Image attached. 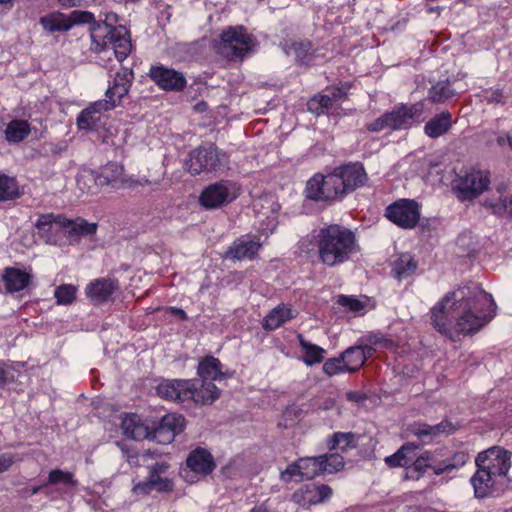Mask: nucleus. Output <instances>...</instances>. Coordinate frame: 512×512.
<instances>
[{"mask_svg": "<svg viewBox=\"0 0 512 512\" xmlns=\"http://www.w3.org/2000/svg\"><path fill=\"white\" fill-rule=\"evenodd\" d=\"M496 309L492 295L472 284L447 293L432 307L430 319L445 336L451 337L454 332L473 335L495 317Z\"/></svg>", "mask_w": 512, "mask_h": 512, "instance_id": "obj_1", "label": "nucleus"}, {"mask_svg": "<svg viewBox=\"0 0 512 512\" xmlns=\"http://www.w3.org/2000/svg\"><path fill=\"white\" fill-rule=\"evenodd\" d=\"M105 21H96L89 11L74 10L69 15L59 11L40 17L39 23L48 33L67 32L76 24H90L91 50L100 53L111 47L118 61L127 58L132 49L129 31L122 25L112 26Z\"/></svg>", "mask_w": 512, "mask_h": 512, "instance_id": "obj_2", "label": "nucleus"}, {"mask_svg": "<svg viewBox=\"0 0 512 512\" xmlns=\"http://www.w3.org/2000/svg\"><path fill=\"white\" fill-rule=\"evenodd\" d=\"M312 238L318 260L326 267L340 266L360 252L356 233L344 225L325 224L313 232Z\"/></svg>", "mask_w": 512, "mask_h": 512, "instance_id": "obj_3", "label": "nucleus"}, {"mask_svg": "<svg viewBox=\"0 0 512 512\" xmlns=\"http://www.w3.org/2000/svg\"><path fill=\"white\" fill-rule=\"evenodd\" d=\"M476 465L478 469L471 483L475 496L484 498L492 494L507 475L511 467L510 454L501 447H491L478 454Z\"/></svg>", "mask_w": 512, "mask_h": 512, "instance_id": "obj_4", "label": "nucleus"}, {"mask_svg": "<svg viewBox=\"0 0 512 512\" xmlns=\"http://www.w3.org/2000/svg\"><path fill=\"white\" fill-rule=\"evenodd\" d=\"M255 45L254 37L243 26H230L220 34L216 45L219 55L229 61H242Z\"/></svg>", "mask_w": 512, "mask_h": 512, "instance_id": "obj_5", "label": "nucleus"}, {"mask_svg": "<svg viewBox=\"0 0 512 512\" xmlns=\"http://www.w3.org/2000/svg\"><path fill=\"white\" fill-rule=\"evenodd\" d=\"M228 157L215 144L200 146L189 153V159L186 161L187 170L192 175H198L202 172H212L220 169Z\"/></svg>", "mask_w": 512, "mask_h": 512, "instance_id": "obj_6", "label": "nucleus"}, {"mask_svg": "<svg viewBox=\"0 0 512 512\" xmlns=\"http://www.w3.org/2000/svg\"><path fill=\"white\" fill-rule=\"evenodd\" d=\"M335 169L324 176L315 174L308 180L306 185L307 198L314 201H337L343 199L346 195L341 187Z\"/></svg>", "mask_w": 512, "mask_h": 512, "instance_id": "obj_7", "label": "nucleus"}, {"mask_svg": "<svg viewBox=\"0 0 512 512\" xmlns=\"http://www.w3.org/2000/svg\"><path fill=\"white\" fill-rule=\"evenodd\" d=\"M490 182L488 171L471 169L455 179L453 191L460 201H471L487 190Z\"/></svg>", "mask_w": 512, "mask_h": 512, "instance_id": "obj_8", "label": "nucleus"}, {"mask_svg": "<svg viewBox=\"0 0 512 512\" xmlns=\"http://www.w3.org/2000/svg\"><path fill=\"white\" fill-rule=\"evenodd\" d=\"M385 217L403 229H413L420 220V206L413 199H398L385 209Z\"/></svg>", "mask_w": 512, "mask_h": 512, "instance_id": "obj_9", "label": "nucleus"}, {"mask_svg": "<svg viewBox=\"0 0 512 512\" xmlns=\"http://www.w3.org/2000/svg\"><path fill=\"white\" fill-rule=\"evenodd\" d=\"M468 460V454L465 452H457L450 458L438 460L430 451L423 452L419 457L413 459V469L419 473H424L431 468L436 475L450 472L453 469L462 467Z\"/></svg>", "mask_w": 512, "mask_h": 512, "instance_id": "obj_10", "label": "nucleus"}, {"mask_svg": "<svg viewBox=\"0 0 512 512\" xmlns=\"http://www.w3.org/2000/svg\"><path fill=\"white\" fill-rule=\"evenodd\" d=\"M239 189L229 180H220L207 186L199 196V203L206 209L220 208L237 198Z\"/></svg>", "mask_w": 512, "mask_h": 512, "instance_id": "obj_11", "label": "nucleus"}, {"mask_svg": "<svg viewBox=\"0 0 512 512\" xmlns=\"http://www.w3.org/2000/svg\"><path fill=\"white\" fill-rule=\"evenodd\" d=\"M323 473V466L320 456L303 457L294 461L281 472L280 479L283 482H290L293 479L299 481L311 480Z\"/></svg>", "mask_w": 512, "mask_h": 512, "instance_id": "obj_12", "label": "nucleus"}, {"mask_svg": "<svg viewBox=\"0 0 512 512\" xmlns=\"http://www.w3.org/2000/svg\"><path fill=\"white\" fill-rule=\"evenodd\" d=\"M148 76L164 91L181 92L187 86L186 77L182 72L162 64L152 65Z\"/></svg>", "mask_w": 512, "mask_h": 512, "instance_id": "obj_13", "label": "nucleus"}, {"mask_svg": "<svg viewBox=\"0 0 512 512\" xmlns=\"http://www.w3.org/2000/svg\"><path fill=\"white\" fill-rule=\"evenodd\" d=\"M425 110L424 101H419L411 105L400 104L388 111L392 124V131L409 129L413 123L423 121Z\"/></svg>", "mask_w": 512, "mask_h": 512, "instance_id": "obj_14", "label": "nucleus"}, {"mask_svg": "<svg viewBox=\"0 0 512 512\" xmlns=\"http://www.w3.org/2000/svg\"><path fill=\"white\" fill-rule=\"evenodd\" d=\"M86 179L94 181L96 186L111 187L113 189H119L127 183L124 167L115 162L107 163L95 175L90 174L89 176L78 178V185H81L82 180L85 182Z\"/></svg>", "mask_w": 512, "mask_h": 512, "instance_id": "obj_15", "label": "nucleus"}, {"mask_svg": "<svg viewBox=\"0 0 512 512\" xmlns=\"http://www.w3.org/2000/svg\"><path fill=\"white\" fill-rule=\"evenodd\" d=\"M113 109V102L98 100L82 110L77 117V126L83 130H98L108 119L105 112Z\"/></svg>", "mask_w": 512, "mask_h": 512, "instance_id": "obj_16", "label": "nucleus"}, {"mask_svg": "<svg viewBox=\"0 0 512 512\" xmlns=\"http://www.w3.org/2000/svg\"><path fill=\"white\" fill-rule=\"evenodd\" d=\"M334 169L340 182H342L341 187L345 195L362 187L368 180L364 166L359 162L348 163Z\"/></svg>", "mask_w": 512, "mask_h": 512, "instance_id": "obj_17", "label": "nucleus"}, {"mask_svg": "<svg viewBox=\"0 0 512 512\" xmlns=\"http://www.w3.org/2000/svg\"><path fill=\"white\" fill-rule=\"evenodd\" d=\"M119 289L115 278H98L91 281L85 288V295L93 305H100L112 299Z\"/></svg>", "mask_w": 512, "mask_h": 512, "instance_id": "obj_18", "label": "nucleus"}, {"mask_svg": "<svg viewBox=\"0 0 512 512\" xmlns=\"http://www.w3.org/2000/svg\"><path fill=\"white\" fill-rule=\"evenodd\" d=\"M332 493V488L328 485L306 484L293 493L292 499L303 507H309L329 500Z\"/></svg>", "mask_w": 512, "mask_h": 512, "instance_id": "obj_19", "label": "nucleus"}, {"mask_svg": "<svg viewBox=\"0 0 512 512\" xmlns=\"http://www.w3.org/2000/svg\"><path fill=\"white\" fill-rule=\"evenodd\" d=\"M134 72L130 68L123 67L116 74L106 92V99L103 101L113 102V109L118 106L122 99L129 93L134 81Z\"/></svg>", "mask_w": 512, "mask_h": 512, "instance_id": "obj_20", "label": "nucleus"}, {"mask_svg": "<svg viewBox=\"0 0 512 512\" xmlns=\"http://www.w3.org/2000/svg\"><path fill=\"white\" fill-rule=\"evenodd\" d=\"M0 279L4 284L6 293L15 294L22 292L32 283V269H20L8 266L3 269Z\"/></svg>", "mask_w": 512, "mask_h": 512, "instance_id": "obj_21", "label": "nucleus"}, {"mask_svg": "<svg viewBox=\"0 0 512 512\" xmlns=\"http://www.w3.org/2000/svg\"><path fill=\"white\" fill-rule=\"evenodd\" d=\"M190 386V379H167L157 385L156 393L164 400L184 403L191 395Z\"/></svg>", "mask_w": 512, "mask_h": 512, "instance_id": "obj_22", "label": "nucleus"}, {"mask_svg": "<svg viewBox=\"0 0 512 512\" xmlns=\"http://www.w3.org/2000/svg\"><path fill=\"white\" fill-rule=\"evenodd\" d=\"M174 481L163 475L148 474L146 480L135 483L131 489L136 498L149 496L153 491L158 493H171L174 490Z\"/></svg>", "mask_w": 512, "mask_h": 512, "instance_id": "obj_23", "label": "nucleus"}, {"mask_svg": "<svg viewBox=\"0 0 512 512\" xmlns=\"http://www.w3.org/2000/svg\"><path fill=\"white\" fill-rule=\"evenodd\" d=\"M62 221L67 222V217L61 214L46 213L39 216L35 223L39 235L47 243L56 244L61 232L64 233Z\"/></svg>", "mask_w": 512, "mask_h": 512, "instance_id": "obj_24", "label": "nucleus"}, {"mask_svg": "<svg viewBox=\"0 0 512 512\" xmlns=\"http://www.w3.org/2000/svg\"><path fill=\"white\" fill-rule=\"evenodd\" d=\"M261 248L259 240H253L249 237L236 239L225 252V258L231 260H253Z\"/></svg>", "mask_w": 512, "mask_h": 512, "instance_id": "obj_25", "label": "nucleus"}, {"mask_svg": "<svg viewBox=\"0 0 512 512\" xmlns=\"http://www.w3.org/2000/svg\"><path fill=\"white\" fill-rule=\"evenodd\" d=\"M456 429L457 427L451 421L444 419L436 425L414 423L410 431L422 441H431L442 434H452Z\"/></svg>", "mask_w": 512, "mask_h": 512, "instance_id": "obj_26", "label": "nucleus"}, {"mask_svg": "<svg viewBox=\"0 0 512 512\" xmlns=\"http://www.w3.org/2000/svg\"><path fill=\"white\" fill-rule=\"evenodd\" d=\"M191 395L187 396V401H192L195 404H212L220 396V390L211 381H202L200 386L197 385V380L190 379Z\"/></svg>", "mask_w": 512, "mask_h": 512, "instance_id": "obj_27", "label": "nucleus"}, {"mask_svg": "<svg viewBox=\"0 0 512 512\" xmlns=\"http://www.w3.org/2000/svg\"><path fill=\"white\" fill-rule=\"evenodd\" d=\"M186 465L196 474L206 476L216 467L212 454L204 448H196L188 455Z\"/></svg>", "mask_w": 512, "mask_h": 512, "instance_id": "obj_28", "label": "nucleus"}, {"mask_svg": "<svg viewBox=\"0 0 512 512\" xmlns=\"http://www.w3.org/2000/svg\"><path fill=\"white\" fill-rule=\"evenodd\" d=\"M64 234L71 240L78 242L82 237L92 236L96 234L98 225L97 223H90L82 217L75 219L67 218V222L62 221Z\"/></svg>", "mask_w": 512, "mask_h": 512, "instance_id": "obj_29", "label": "nucleus"}, {"mask_svg": "<svg viewBox=\"0 0 512 512\" xmlns=\"http://www.w3.org/2000/svg\"><path fill=\"white\" fill-rule=\"evenodd\" d=\"M121 429L126 437L134 440H144L150 436V426L134 413L126 414L123 417Z\"/></svg>", "mask_w": 512, "mask_h": 512, "instance_id": "obj_30", "label": "nucleus"}, {"mask_svg": "<svg viewBox=\"0 0 512 512\" xmlns=\"http://www.w3.org/2000/svg\"><path fill=\"white\" fill-rule=\"evenodd\" d=\"M452 125L451 113L449 111H442L426 122L424 132L428 137L436 139L448 133Z\"/></svg>", "mask_w": 512, "mask_h": 512, "instance_id": "obj_31", "label": "nucleus"}, {"mask_svg": "<svg viewBox=\"0 0 512 512\" xmlns=\"http://www.w3.org/2000/svg\"><path fill=\"white\" fill-rule=\"evenodd\" d=\"M418 448V445L406 442L394 454L387 456L384 461L390 468L406 467L412 463Z\"/></svg>", "mask_w": 512, "mask_h": 512, "instance_id": "obj_32", "label": "nucleus"}, {"mask_svg": "<svg viewBox=\"0 0 512 512\" xmlns=\"http://www.w3.org/2000/svg\"><path fill=\"white\" fill-rule=\"evenodd\" d=\"M418 268V263L409 253H403L393 262L392 275L401 281L413 276Z\"/></svg>", "mask_w": 512, "mask_h": 512, "instance_id": "obj_33", "label": "nucleus"}, {"mask_svg": "<svg viewBox=\"0 0 512 512\" xmlns=\"http://www.w3.org/2000/svg\"><path fill=\"white\" fill-rule=\"evenodd\" d=\"M294 317L295 315L293 314L292 309L285 304H281L270 311V313L264 318L262 325L265 330L271 331L279 328Z\"/></svg>", "mask_w": 512, "mask_h": 512, "instance_id": "obj_34", "label": "nucleus"}, {"mask_svg": "<svg viewBox=\"0 0 512 512\" xmlns=\"http://www.w3.org/2000/svg\"><path fill=\"white\" fill-rule=\"evenodd\" d=\"M222 364L219 359L213 356H206L198 365L197 373L202 381H215L224 377L221 370Z\"/></svg>", "mask_w": 512, "mask_h": 512, "instance_id": "obj_35", "label": "nucleus"}, {"mask_svg": "<svg viewBox=\"0 0 512 512\" xmlns=\"http://www.w3.org/2000/svg\"><path fill=\"white\" fill-rule=\"evenodd\" d=\"M31 132L30 124L26 120H11L4 130L5 140L9 143H20Z\"/></svg>", "mask_w": 512, "mask_h": 512, "instance_id": "obj_36", "label": "nucleus"}, {"mask_svg": "<svg viewBox=\"0 0 512 512\" xmlns=\"http://www.w3.org/2000/svg\"><path fill=\"white\" fill-rule=\"evenodd\" d=\"M297 339L303 351L302 360L306 365L312 366L323 361L325 350L322 347L308 342L302 334H298Z\"/></svg>", "mask_w": 512, "mask_h": 512, "instance_id": "obj_37", "label": "nucleus"}, {"mask_svg": "<svg viewBox=\"0 0 512 512\" xmlns=\"http://www.w3.org/2000/svg\"><path fill=\"white\" fill-rule=\"evenodd\" d=\"M296 61L300 64L311 65L316 57V49L309 40L294 42L291 46Z\"/></svg>", "mask_w": 512, "mask_h": 512, "instance_id": "obj_38", "label": "nucleus"}, {"mask_svg": "<svg viewBox=\"0 0 512 512\" xmlns=\"http://www.w3.org/2000/svg\"><path fill=\"white\" fill-rule=\"evenodd\" d=\"M341 356L347 372H356L365 364L361 345L347 348Z\"/></svg>", "mask_w": 512, "mask_h": 512, "instance_id": "obj_39", "label": "nucleus"}, {"mask_svg": "<svg viewBox=\"0 0 512 512\" xmlns=\"http://www.w3.org/2000/svg\"><path fill=\"white\" fill-rule=\"evenodd\" d=\"M455 95V91L450 87L449 81H439L428 90V97L431 103H444Z\"/></svg>", "mask_w": 512, "mask_h": 512, "instance_id": "obj_40", "label": "nucleus"}, {"mask_svg": "<svg viewBox=\"0 0 512 512\" xmlns=\"http://www.w3.org/2000/svg\"><path fill=\"white\" fill-rule=\"evenodd\" d=\"M19 197L20 192L16 180L0 173V202L15 200Z\"/></svg>", "mask_w": 512, "mask_h": 512, "instance_id": "obj_41", "label": "nucleus"}, {"mask_svg": "<svg viewBox=\"0 0 512 512\" xmlns=\"http://www.w3.org/2000/svg\"><path fill=\"white\" fill-rule=\"evenodd\" d=\"M63 484L66 487H77L78 481L75 479L74 473L70 471H63L61 469H52L47 478L44 486Z\"/></svg>", "mask_w": 512, "mask_h": 512, "instance_id": "obj_42", "label": "nucleus"}, {"mask_svg": "<svg viewBox=\"0 0 512 512\" xmlns=\"http://www.w3.org/2000/svg\"><path fill=\"white\" fill-rule=\"evenodd\" d=\"M185 424L184 416L177 413H168L164 415L159 422L162 429L173 434L174 437L184 430Z\"/></svg>", "mask_w": 512, "mask_h": 512, "instance_id": "obj_43", "label": "nucleus"}, {"mask_svg": "<svg viewBox=\"0 0 512 512\" xmlns=\"http://www.w3.org/2000/svg\"><path fill=\"white\" fill-rule=\"evenodd\" d=\"M333 105L328 94H316L307 102L308 110L317 116L326 114Z\"/></svg>", "mask_w": 512, "mask_h": 512, "instance_id": "obj_44", "label": "nucleus"}, {"mask_svg": "<svg viewBox=\"0 0 512 512\" xmlns=\"http://www.w3.org/2000/svg\"><path fill=\"white\" fill-rule=\"evenodd\" d=\"M78 288L73 284H62L55 288L54 298L57 305H71L76 300Z\"/></svg>", "mask_w": 512, "mask_h": 512, "instance_id": "obj_45", "label": "nucleus"}, {"mask_svg": "<svg viewBox=\"0 0 512 512\" xmlns=\"http://www.w3.org/2000/svg\"><path fill=\"white\" fill-rule=\"evenodd\" d=\"M355 436L352 432H335L328 440L329 450L340 449L346 451L348 448L354 447Z\"/></svg>", "mask_w": 512, "mask_h": 512, "instance_id": "obj_46", "label": "nucleus"}, {"mask_svg": "<svg viewBox=\"0 0 512 512\" xmlns=\"http://www.w3.org/2000/svg\"><path fill=\"white\" fill-rule=\"evenodd\" d=\"M504 187H498L497 192L499 194L497 199H486L484 206L490 208L494 214H503L509 209V213L512 214V198L507 199L503 197Z\"/></svg>", "mask_w": 512, "mask_h": 512, "instance_id": "obj_47", "label": "nucleus"}, {"mask_svg": "<svg viewBox=\"0 0 512 512\" xmlns=\"http://www.w3.org/2000/svg\"><path fill=\"white\" fill-rule=\"evenodd\" d=\"M323 473H336L344 467V458L338 453L320 455Z\"/></svg>", "mask_w": 512, "mask_h": 512, "instance_id": "obj_48", "label": "nucleus"}, {"mask_svg": "<svg viewBox=\"0 0 512 512\" xmlns=\"http://www.w3.org/2000/svg\"><path fill=\"white\" fill-rule=\"evenodd\" d=\"M323 372L328 376H333L343 372H347L342 356L339 358L327 359L323 365Z\"/></svg>", "mask_w": 512, "mask_h": 512, "instance_id": "obj_49", "label": "nucleus"}, {"mask_svg": "<svg viewBox=\"0 0 512 512\" xmlns=\"http://www.w3.org/2000/svg\"><path fill=\"white\" fill-rule=\"evenodd\" d=\"M366 129L371 133H378L385 129L392 130V124L388 112H385L384 114L376 118L374 121L368 123L366 125Z\"/></svg>", "mask_w": 512, "mask_h": 512, "instance_id": "obj_50", "label": "nucleus"}, {"mask_svg": "<svg viewBox=\"0 0 512 512\" xmlns=\"http://www.w3.org/2000/svg\"><path fill=\"white\" fill-rule=\"evenodd\" d=\"M173 434L162 429L159 424L156 427H150V436L148 439L156 441L159 444H169L174 440Z\"/></svg>", "mask_w": 512, "mask_h": 512, "instance_id": "obj_51", "label": "nucleus"}, {"mask_svg": "<svg viewBox=\"0 0 512 512\" xmlns=\"http://www.w3.org/2000/svg\"><path fill=\"white\" fill-rule=\"evenodd\" d=\"M337 303L353 312L360 311L365 307L364 302L353 296L340 295L337 299Z\"/></svg>", "mask_w": 512, "mask_h": 512, "instance_id": "obj_52", "label": "nucleus"}, {"mask_svg": "<svg viewBox=\"0 0 512 512\" xmlns=\"http://www.w3.org/2000/svg\"><path fill=\"white\" fill-rule=\"evenodd\" d=\"M350 87L351 85L348 83L341 86L332 87L331 94L329 96L333 104L338 101L346 100Z\"/></svg>", "mask_w": 512, "mask_h": 512, "instance_id": "obj_53", "label": "nucleus"}, {"mask_svg": "<svg viewBox=\"0 0 512 512\" xmlns=\"http://www.w3.org/2000/svg\"><path fill=\"white\" fill-rule=\"evenodd\" d=\"M488 103L503 104L505 103V96L503 90L500 88L490 89L489 96L486 98Z\"/></svg>", "mask_w": 512, "mask_h": 512, "instance_id": "obj_54", "label": "nucleus"}, {"mask_svg": "<svg viewBox=\"0 0 512 512\" xmlns=\"http://www.w3.org/2000/svg\"><path fill=\"white\" fill-rule=\"evenodd\" d=\"M367 341L371 344V345H380V346H383L385 348H391L393 346V341L388 339V338H385L381 335H378V334H372V335H369L367 337Z\"/></svg>", "mask_w": 512, "mask_h": 512, "instance_id": "obj_55", "label": "nucleus"}, {"mask_svg": "<svg viewBox=\"0 0 512 512\" xmlns=\"http://www.w3.org/2000/svg\"><path fill=\"white\" fill-rule=\"evenodd\" d=\"M169 467L170 465L167 462H156L147 467L148 474L164 475L168 471Z\"/></svg>", "mask_w": 512, "mask_h": 512, "instance_id": "obj_56", "label": "nucleus"}, {"mask_svg": "<svg viewBox=\"0 0 512 512\" xmlns=\"http://www.w3.org/2000/svg\"><path fill=\"white\" fill-rule=\"evenodd\" d=\"M157 456L156 453L151 452L150 450H145L142 453L131 454L128 456V463L131 466H139L137 459L142 458L146 460V458H155Z\"/></svg>", "mask_w": 512, "mask_h": 512, "instance_id": "obj_57", "label": "nucleus"}, {"mask_svg": "<svg viewBox=\"0 0 512 512\" xmlns=\"http://www.w3.org/2000/svg\"><path fill=\"white\" fill-rule=\"evenodd\" d=\"M15 462V456L11 453L0 455V473L7 471Z\"/></svg>", "mask_w": 512, "mask_h": 512, "instance_id": "obj_58", "label": "nucleus"}, {"mask_svg": "<svg viewBox=\"0 0 512 512\" xmlns=\"http://www.w3.org/2000/svg\"><path fill=\"white\" fill-rule=\"evenodd\" d=\"M165 311L168 314L177 316L181 321H186L188 319L186 312L181 308L167 307Z\"/></svg>", "mask_w": 512, "mask_h": 512, "instance_id": "obj_59", "label": "nucleus"}, {"mask_svg": "<svg viewBox=\"0 0 512 512\" xmlns=\"http://www.w3.org/2000/svg\"><path fill=\"white\" fill-rule=\"evenodd\" d=\"M83 0H57L58 4L63 8H72L79 6Z\"/></svg>", "mask_w": 512, "mask_h": 512, "instance_id": "obj_60", "label": "nucleus"}, {"mask_svg": "<svg viewBox=\"0 0 512 512\" xmlns=\"http://www.w3.org/2000/svg\"><path fill=\"white\" fill-rule=\"evenodd\" d=\"M10 382L9 371L6 370L3 365L0 366V386H5Z\"/></svg>", "mask_w": 512, "mask_h": 512, "instance_id": "obj_61", "label": "nucleus"}, {"mask_svg": "<svg viewBox=\"0 0 512 512\" xmlns=\"http://www.w3.org/2000/svg\"><path fill=\"white\" fill-rule=\"evenodd\" d=\"M361 349L363 350V354H364V361L366 362L367 359L371 358L374 353H375V348L373 347V345H364V346H361Z\"/></svg>", "mask_w": 512, "mask_h": 512, "instance_id": "obj_62", "label": "nucleus"}, {"mask_svg": "<svg viewBox=\"0 0 512 512\" xmlns=\"http://www.w3.org/2000/svg\"><path fill=\"white\" fill-rule=\"evenodd\" d=\"M108 134H105L102 136V142L110 145H115L113 139H112V132L109 130L106 131Z\"/></svg>", "mask_w": 512, "mask_h": 512, "instance_id": "obj_63", "label": "nucleus"}, {"mask_svg": "<svg viewBox=\"0 0 512 512\" xmlns=\"http://www.w3.org/2000/svg\"><path fill=\"white\" fill-rule=\"evenodd\" d=\"M251 512H268V509L266 508L265 505H259V506H255L254 508H252Z\"/></svg>", "mask_w": 512, "mask_h": 512, "instance_id": "obj_64", "label": "nucleus"}]
</instances>
